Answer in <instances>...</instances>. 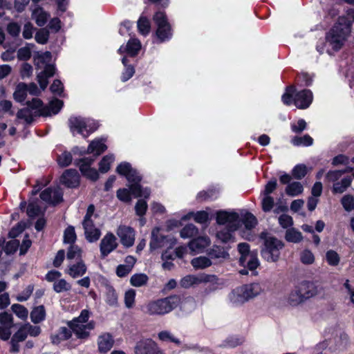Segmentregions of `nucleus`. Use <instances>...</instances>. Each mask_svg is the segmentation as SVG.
I'll return each instance as SVG.
<instances>
[{"label": "nucleus", "instance_id": "obj_21", "mask_svg": "<svg viewBox=\"0 0 354 354\" xmlns=\"http://www.w3.org/2000/svg\"><path fill=\"white\" fill-rule=\"evenodd\" d=\"M70 129L72 131H77L84 137L88 136L89 132L87 130V125L82 118L71 117L69 119Z\"/></svg>", "mask_w": 354, "mask_h": 354}, {"label": "nucleus", "instance_id": "obj_7", "mask_svg": "<svg viewBox=\"0 0 354 354\" xmlns=\"http://www.w3.org/2000/svg\"><path fill=\"white\" fill-rule=\"evenodd\" d=\"M94 212L95 206L90 205L87 208L86 214L82 221L85 238L90 243L97 241L101 236L100 229L94 222V218H96L97 216L94 214Z\"/></svg>", "mask_w": 354, "mask_h": 354}, {"label": "nucleus", "instance_id": "obj_58", "mask_svg": "<svg viewBox=\"0 0 354 354\" xmlns=\"http://www.w3.org/2000/svg\"><path fill=\"white\" fill-rule=\"evenodd\" d=\"M12 311L21 319H26L28 315V310L22 305L13 304L11 307Z\"/></svg>", "mask_w": 354, "mask_h": 354}, {"label": "nucleus", "instance_id": "obj_48", "mask_svg": "<svg viewBox=\"0 0 354 354\" xmlns=\"http://www.w3.org/2000/svg\"><path fill=\"white\" fill-rule=\"evenodd\" d=\"M141 48L140 41L138 39H133L128 41L127 44V51L131 55H135Z\"/></svg>", "mask_w": 354, "mask_h": 354}, {"label": "nucleus", "instance_id": "obj_56", "mask_svg": "<svg viewBox=\"0 0 354 354\" xmlns=\"http://www.w3.org/2000/svg\"><path fill=\"white\" fill-rule=\"evenodd\" d=\"M76 240V234L73 226L68 227L64 234V241L67 243H73Z\"/></svg>", "mask_w": 354, "mask_h": 354}, {"label": "nucleus", "instance_id": "obj_13", "mask_svg": "<svg viewBox=\"0 0 354 354\" xmlns=\"http://www.w3.org/2000/svg\"><path fill=\"white\" fill-rule=\"evenodd\" d=\"M229 248L213 245L207 252L208 257L214 263H221L230 259Z\"/></svg>", "mask_w": 354, "mask_h": 354}, {"label": "nucleus", "instance_id": "obj_37", "mask_svg": "<svg viewBox=\"0 0 354 354\" xmlns=\"http://www.w3.org/2000/svg\"><path fill=\"white\" fill-rule=\"evenodd\" d=\"M106 149V146L101 140H93L87 149V153L95 152V156H99Z\"/></svg>", "mask_w": 354, "mask_h": 354}, {"label": "nucleus", "instance_id": "obj_6", "mask_svg": "<svg viewBox=\"0 0 354 354\" xmlns=\"http://www.w3.org/2000/svg\"><path fill=\"white\" fill-rule=\"evenodd\" d=\"M180 301V299L177 295L157 299L149 302L147 305L145 313L149 315H163L176 308Z\"/></svg>", "mask_w": 354, "mask_h": 354}, {"label": "nucleus", "instance_id": "obj_36", "mask_svg": "<svg viewBox=\"0 0 354 354\" xmlns=\"http://www.w3.org/2000/svg\"><path fill=\"white\" fill-rule=\"evenodd\" d=\"M351 178L346 177L343 178L340 182H337L333 184V192L335 194H342L346 191V189L351 184Z\"/></svg>", "mask_w": 354, "mask_h": 354}, {"label": "nucleus", "instance_id": "obj_25", "mask_svg": "<svg viewBox=\"0 0 354 354\" xmlns=\"http://www.w3.org/2000/svg\"><path fill=\"white\" fill-rule=\"evenodd\" d=\"M236 230H231V227L222 228L216 232V236L218 240L223 243H234L235 239L232 234Z\"/></svg>", "mask_w": 354, "mask_h": 354}, {"label": "nucleus", "instance_id": "obj_14", "mask_svg": "<svg viewBox=\"0 0 354 354\" xmlns=\"http://www.w3.org/2000/svg\"><path fill=\"white\" fill-rule=\"evenodd\" d=\"M116 171L119 174L124 176L129 182L133 183L132 185L139 184L141 180L140 176L129 162H124L120 164L116 168Z\"/></svg>", "mask_w": 354, "mask_h": 354}, {"label": "nucleus", "instance_id": "obj_51", "mask_svg": "<svg viewBox=\"0 0 354 354\" xmlns=\"http://www.w3.org/2000/svg\"><path fill=\"white\" fill-rule=\"evenodd\" d=\"M66 257L68 259H76L80 261L82 257V250L78 246L72 245L68 250Z\"/></svg>", "mask_w": 354, "mask_h": 354}, {"label": "nucleus", "instance_id": "obj_47", "mask_svg": "<svg viewBox=\"0 0 354 354\" xmlns=\"http://www.w3.org/2000/svg\"><path fill=\"white\" fill-rule=\"evenodd\" d=\"M106 302L110 306H115L118 303V294L112 287L106 288Z\"/></svg>", "mask_w": 354, "mask_h": 354}, {"label": "nucleus", "instance_id": "obj_3", "mask_svg": "<svg viewBox=\"0 0 354 354\" xmlns=\"http://www.w3.org/2000/svg\"><path fill=\"white\" fill-rule=\"evenodd\" d=\"M90 315L89 310H82L77 317L68 322V327L79 339H86L88 338L90 331L95 328V323L94 321L88 322Z\"/></svg>", "mask_w": 354, "mask_h": 354}, {"label": "nucleus", "instance_id": "obj_62", "mask_svg": "<svg viewBox=\"0 0 354 354\" xmlns=\"http://www.w3.org/2000/svg\"><path fill=\"white\" fill-rule=\"evenodd\" d=\"M342 205L345 210L350 212L354 207V198L351 195H346L342 198Z\"/></svg>", "mask_w": 354, "mask_h": 354}, {"label": "nucleus", "instance_id": "obj_17", "mask_svg": "<svg viewBox=\"0 0 354 354\" xmlns=\"http://www.w3.org/2000/svg\"><path fill=\"white\" fill-rule=\"evenodd\" d=\"M93 161V158H84L80 159L76 165L79 166L83 175L95 181L98 178V173L96 169L90 167Z\"/></svg>", "mask_w": 354, "mask_h": 354}, {"label": "nucleus", "instance_id": "obj_46", "mask_svg": "<svg viewBox=\"0 0 354 354\" xmlns=\"http://www.w3.org/2000/svg\"><path fill=\"white\" fill-rule=\"evenodd\" d=\"M49 38V31L46 28L39 29L35 36V41L41 44H45L48 42Z\"/></svg>", "mask_w": 354, "mask_h": 354}, {"label": "nucleus", "instance_id": "obj_26", "mask_svg": "<svg viewBox=\"0 0 354 354\" xmlns=\"http://www.w3.org/2000/svg\"><path fill=\"white\" fill-rule=\"evenodd\" d=\"M248 295L244 292L242 286L237 287L231 293L230 299L234 304H241L248 301Z\"/></svg>", "mask_w": 354, "mask_h": 354}, {"label": "nucleus", "instance_id": "obj_2", "mask_svg": "<svg viewBox=\"0 0 354 354\" xmlns=\"http://www.w3.org/2000/svg\"><path fill=\"white\" fill-rule=\"evenodd\" d=\"M351 23L344 17H339L326 35V41L334 50H339L344 45L351 33Z\"/></svg>", "mask_w": 354, "mask_h": 354}, {"label": "nucleus", "instance_id": "obj_34", "mask_svg": "<svg viewBox=\"0 0 354 354\" xmlns=\"http://www.w3.org/2000/svg\"><path fill=\"white\" fill-rule=\"evenodd\" d=\"M238 251L241 254V257L239 259V262L241 265L245 266V261L248 259V257L252 255L253 253L250 250V246L246 243H241L238 245Z\"/></svg>", "mask_w": 354, "mask_h": 354}, {"label": "nucleus", "instance_id": "obj_59", "mask_svg": "<svg viewBox=\"0 0 354 354\" xmlns=\"http://www.w3.org/2000/svg\"><path fill=\"white\" fill-rule=\"evenodd\" d=\"M138 28L140 33L147 35L150 30V24L148 19L141 17L138 21Z\"/></svg>", "mask_w": 354, "mask_h": 354}, {"label": "nucleus", "instance_id": "obj_35", "mask_svg": "<svg viewBox=\"0 0 354 354\" xmlns=\"http://www.w3.org/2000/svg\"><path fill=\"white\" fill-rule=\"evenodd\" d=\"M191 263L192 266L196 269H204L212 264V261L209 257H199L194 258L192 260Z\"/></svg>", "mask_w": 354, "mask_h": 354}, {"label": "nucleus", "instance_id": "obj_10", "mask_svg": "<svg viewBox=\"0 0 354 354\" xmlns=\"http://www.w3.org/2000/svg\"><path fill=\"white\" fill-rule=\"evenodd\" d=\"M153 20L158 26L156 35L160 41L169 38L171 35L170 26L166 19L165 13L162 12H156L153 17Z\"/></svg>", "mask_w": 354, "mask_h": 354}, {"label": "nucleus", "instance_id": "obj_44", "mask_svg": "<svg viewBox=\"0 0 354 354\" xmlns=\"http://www.w3.org/2000/svg\"><path fill=\"white\" fill-rule=\"evenodd\" d=\"M326 260L330 266H337L339 263L340 257L337 252L330 250L326 253Z\"/></svg>", "mask_w": 354, "mask_h": 354}, {"label": "nucleus", "instance_id": "obj_50", "mask_svg": "<svg viewBox=\"0 0 354 354\" xmlns=\"http://www.w3.org/2000/svg\"><path fill=\"white\" fill-rule=\"evenodd\" d=\"M73 160L70 152L65 151L57 157V162L60 167H65L68 166Z\"/></svg>", "mask_w": 354, "mask_h": 354}, {"label": "nucleus", "instance_id": "obj_53", "mask_svg": "<svg viewBox=\"0 0 354 354\" xmlns=\"http://www.w3.org/2000/svg\"><path fill=\"white\" fill-rule=\"evenodd\" d=\"M292 174L295 178L301 179L306 175L307 168L305 165H297L293 168Z\"/></svg>", "mask_w": 354, "mask_h": 354}, {"label": "nucleus", "instance_id": "obj_54", "mask_svg": "<svg viewBox=\"0 0 354 354\" xmlns=\"http://www.w3.org/2000/svg\"><path fill=\"white\" fill-rule=\"evenodd\" d=\"M53 289L56 292L67 291L71 289V286L65 279H59L54 282Z\"/></svg>", "mask_w": 354, "mask_h": 354}, {"label": "nucleus", "instance_id": "obj_20", "mask_svg": "<svg viewBox=\"0 0 354 354\" xmlns=\"http://www.w3.org/2000/svg\"><path fill=\"white\" fill-rule=\"evenodd\" d=\"M210 243L211 241L208 236H199L192 240L189 243L188 247L192 253L196 254L202 252Z\"/></svg>", "mask_w": 354, "mask_h": 354}, {"label": "nucleus", "instance_id": "obj_15", "mask_svg": "<svg viewBox=\"0 0 354 354\" xmlns=\"http://www.w3.org/2000/svg\"><path fill=\"white\" fill-rule=\"evenodd\" d=\"M63 192L61 188L57 187L55 188L48 187L44 189L40 194V198L42 201L53 205H55L62 201Z\"/></svg>", "mask_w": 354, "mask_h": 354}, {"label": "nucleus", "instance_id": "obj_12", "mask_svg": "<svg viewBox=\"0 0 354 354\" xmlns=\"http://www.w3.org/2000/svg\"><path fill=\"white\" fill-rule=\"evenodd\" d=\"M118 245L117 239L115 235L111 232L107 233L100 241V250L101 257L104 258L108 256V254L117 248Z\"/></svg>", "mask_w": 354, "mask_h": 354}, {"label": "nucleus", "instance_id": "obj_8", "mask_svg": "<svg viewBox=\"0 0 354 354\" xmlns=\"http://www.w3.org/2000/svg\"><path fill=\"white\" fill-rule=\"evenodd\" d=\"M216 219L218 225H226V227H231V230H237L241 226V218L234 212L218 211Z\"/></svg>", "mask_w": 354, "mask_h": 354}, {"label": "nucleus", "instance_id": "obj_16", "mask_svg": "<svg viewBox=\"0 0 354 354\" xmlns=\"http://www.w3.org/2000/svg\"><path fill=\"white\" fill-rule=\"evenodd\" d=\"M117 235L120 239L121 243L127 248L131 247L135 241V232L133 228L120 225L117 230Z\"/></svg>", "mask_w": 354, "mask_h": 354}, {"label": "nucleus", "instance_id": "obj_63", "mask_svg": "<svg viewBox=\"0 0 354 354\" xmlns=\"http://www.w3.org/2000/svg\"><path fill=\"white\" fill-rule=\"evenodd\" d=\"M158 337L162 341L171 342L176 344H180V343L178 339L174 337L171 333L166 330L160 332L158 333Z\"/></svg>", "mask_w": 354, "mask_h": 354}, {"label": "nucleus", "instance_id": "obj_61", "mask_svg": "<svg viewBox=\"0 0 354 354\" xmlns=\"http://www.w3.org/2000/svg\"><path fill=\"white\" fill-rule=\"evenodd\" d=\"M35 28L31 22H27L24 24L22 31L23 37L26 39H30L32 37Z\"/></svg>", "mask_w": 354, "mask_h": 354}, {"label": "nucleus", "instance_id": "obj_5", "mask_svg": "<svg viewBox=\"0 0 354 354\" xmlns=\"http://www.w3.org/2000/svg\"><path fill=\"white\" fill-rule=\"evenodd\" d=\"M260 238L263 241V248L261 250V255L268 262H276L279 259L280 251L284 247L282 241L268 233H261Z\"/></svg>", "mask_w": 354, "mask_h": 354}, {"label": "nucleus", "instance_id": "obj_40", "mask_svg": "<svg viewBox=\"0 0 354 354\" xmlns=\"http://www.w3.org/2000/svg\"><path fill=\"white\" fill-rule=\"evenodd\" d=\"M198 233V228L194 224H187L180 230V234L182 238L187 239L197 235Z\"/></svg>", "mask_w": 354, "mask_h": 354}, {"label": "nucleus", "instance_id": "obj_27", "mask_svg": "<svg viewBox=\"0 0 354 354\" xmlns=\"http://www.w3.org/2000/svg\"><path fill=\"white\" fill-rule=\"evenodd\" d=\"M113 344V339L109 333H104L98 338V348L100 352H107Z\"/></svg>", "mask_w": 354, "mask_h": 354}, {"label": "nucleus", "instance_id": "obj_31", "mask_svg": "<svg viewBox=\"0 0 354 354\" xmlns=\"http://www.w3.org/2000/svg\"><path fill=\"white\" fill-rule=\"evenodd\" d=\"M46 310L44 306H39L33 308L30 313V319L34 324H39L44 320Z\"/></svg>", "mask_w": 354, "mask_h": 354}, {"label": "nucleus", "instance_id": "obj_29", "mask_svg": "<svg viewBox=\"0 0 354 354\" xmlns=\"http://www.w3.org/2000/svg\"><path fill=\"white\" fill-rule=\"evenodd\" d=\"M242 288H243L244 292L246 293V295H248V296H249L248 299H252V298L258 296L263 291V289H262L261 285L258 283L246 284V285L242 286Z\"/></svg>", "mask_w": 354, "mask_h": 354}, {"label": "nucleus", "instance_id": "obj_18", "mask_svg": "<svg viewBox=\"0 0 354 354\" xmlns=\"http://www.w3.org/2000/svg\"><path fill=\"white\" fill-rule=\"evenodd\" d=\"M60 183L71 188L76 187L80 184V176L76 169H66L60 177Z\"/></svg>", "mask_w": 354, "mask_h": 354}, {"label": "nucleus", "instance_id": "obj_42", "mask_svg": "<svg viewBox=\"0 0 354 354\" xmlns=\"http://www.w3.org/2000/svg\"><path fill=\"white\" fill-rule=\"evenodd\" d=\"M131 194L136 197L144 196L147 198L150 195V191L147 188L142 189L139 184L131 185L129 187Z\"/></svg>", "mask_w": 354, "mask_h": 354}, {"label": "nucleus", "instance_id": "obj_60", "mask_svg": "<svg viewBox=\"0 0 354 354\" xmlns=\"http://www.w3.org/2000/svg\"><path fill=\"white\" fill-rule=\"evenodd\" d=\"M347 171V170H334L328 171L326 175V179L328 182H335Z\"/></svg>", "mask_w": 354, "mask_h": 354}, {"label": "nucleus", "instance_id": "obj_41", "mask_svg": "<svg viewBox=\"0 0 354 354\" xmlns=\"http://www.w3.org/2000/svg\"><path fill=\"white\" fill-rule=\"evenodd\" d=\"M243 223L246 229L251 230L254 228L257 224V219L256 217L250 212H247L241 219V223Z\"/></svg>", "mask_w": 354, "mask_h": 354}, {"label": "nucleus", "instance_id": "obj_43", "mask_svg": "<svg viewBox=\"0 0 354 354\" xmlns=\"http://www.w3.org/2000/svg\"><path fill=\"white\" fill-rule=\"evenodd\" d=\"M32 44H28L26 46L20 48L17 51V58L20 60H28L31 57V48Z\"/></svg>", "mask_w": 354, "mask_h": 354}, {"label": "nucleus", "instance_id": "obj_39", "mask_svg": "<svg viewBox=\"0 0 354 354\" xmlns=\"http://www.w3.org/2000/svg\"><path fill=\"white\" fill-rule=\"evenodd\" d=\"M148 279L149 278L147 274L138 273L131 276L130 283L133 286L141 287L147 284Z\"/></svg>", "mask_w": 354, "mask_h": 354}, {"label": "nucleus", "instance_id": "obj_38", "mask_svg": "<svg viewBox=\"0 0 354 354\" xmlns=\"http://www.w3.org/2000/svg\"><path fill=\"white\" fill-rule=\"evenodd\" d=\"M304 191V187L301 183L293 182L289 183L286 188V193L290 196H296L301 194Z\"/></svg>", "mask_w": 354, "mask_h": 354}, {"label": "nucleus", "instance_id": "obj_9", "mask_svg": "<svg viewBox=\"0 0 354 354\" xmlns=\"http://www.w3.org/2000/svg\"><path fill=\"white\" fill-rule=\"evenodd\" d=\"M176 244V239L174 237L167 236L160 234L159 227H155L152 230L149 243L151 250L167 245L169 248H172Z\"/></svg>", "mask_w": 354, "mask_h": 354}, {"label": "nucleus", "instance_id": "obj_49", "mask_svg": "<svg viewBox=\"0 0 354 354\" xmlns=\"http://www.w3.org/2000/svg\"><path fill=\"white\" fill-rule=\"evenodd\" d=\"M114 160L113 155L105 156L99 164V170L102 173L107 172L110 169V164Z\"/></svg>", "mask_w": 354, "mask_h": 354}, {"label": "nucleus", "instance_id": "obj_11", "mask_svg": "<svg viewBox=\"0 0 354 354\" xmlns=\"http://www.w3.org/2000/svg\"><path fill=\"white\" fill-rule=\"evenodd\" d=\"M136 354H163L156 343L151 339H142L135 346Z\"/></svg>", "mask_w": 354, "mask_h": 354}, {"label": "nucleus", "instance_id": "obj_28", "mask_svg": "<svg viewBox=\"0 0 354 354\" xmlns=\"http://www.w3.org/2000/svg\"><path fill=\"white\" fill-rule=\"evenodd\" d=\"M304 301L305 300L298 286L290 292L287 299L288 303L292 306H298Z\"/></svg>", "mask_w": 354, "mask_h": 354}, {"label": "nucleus", "instance_id": "obj_19", "mask_svg": "<svg viewBox=\"0 0 354 354\" xmlns=\"http://www.w3.org/2000/svg\"><path fill=\"white\" fill-rule=\"evenodd\" d=\"M313 93L310 90L304 89L297 93L294 97V103L299 109H306L311 104Z\"/></svg>", "mask_w": 354, "mask_h": 354}, {"label": "nucleus", "instance_id": "obj_32", "mask_svg": "<svg viewBox=\"0 0 354 354\" xmlns=\"http://www.w3.org/2000/svg\"><path fill=\"white\" fill-rule=\"evenodd\" d=\"M285 239L288 242L297 243L302 241L303 236L301 232L295 228H289L286 230L285 234Z\"/></svg>", "mask_w": 354, "mask_h": 354}, {"label": "nucleus", "instance_id": "obj_23", "mask_svg": "<svg viewBox=\"0 0 354 354\" xmlns=\"http://www.w3.org/2000/svg\"><path fill=\"white\" fill-rule=\"evenodd\" d=\"M87 267L82 260L68 267L67 273L73 278L82 277L86 272Z\"/></svg>", "mask_w": 354, "mask_h": 354}, {"label": "nucleus", "instance_id": "obj_4", "mask_svg": "<svg viewBox=\"0 0 354 354\" xmlns=\"http://www.w3.org/2000/svg\"><path fill=\"white\" fill-rule=\"evenodd\" d=\"M51 58V53L48 51L38 54L34 58L36 66L38 68H44V70L37 75V81L42 90H44L48 84V78L53 77L55 73L54 65L50 64Z\"/></svg>", "mask_w": 354, "mask_h": 354}, {"label": "nucleus", "instance_id": "obj_52", "mask_svg": "<svg viewBox=\"0 0 354 354\" xmlns=\"http://www.w3.org/2000/svg\"><path fill=\"white\" fill-rule=\"evenodd\" d=\"M136 297V291L133 289H129L124 294V304L127 308H131L134 306Z\"/></svg>", "mask_w": 354, "mask_h": 354}, {"label": "nucleus", "instance_id": "obj_33", "mask_svg": "<svg viewBox=\"0 0 354 354\" xmlns=\"http://www.w3.org/2000/svg\"><path fill=\"white\" fill-rule=\"evenodd\" d=\"M204 280L202 278L195 275H187L181 279L180 285L184 288H189L192 286L198 285L203 282Z\"/></svg>", "mask_w": 354, "mask_h": 354}, {"label": "nucleus", "instance_id": "obj_24", "mask_svg": "<svg viewBox=\"0 0 354 354\" xmlns=\"http://www.w3.org/2000/svg\"><path fill=\"white\" fill-rule=\"evenodd\" d=\"M50 17V15L44 10L43 8L38 7L33 10L32 18L39 26H43L46 24Z\"/></svg>", "mask_w": 354, "mask_h": 354}, {"label": "nucleus", "instance_id": "obj_45", "mask_svg": "<svg viewBox=\"0 0 354 354\" xmlns=\"http://www.w3.org/2000/svg\"><path fill=\"white\" fill-rule=\"evenodd\" d=\"M313 140L309 135H305L303 137L295 136L292 139V143L295 146L304 145L310 146L313 145Z\"/></svg>", "mask_w": 354, "mask_h": 354}, {"label": "nucleus", "instance_id": "obj_64", "mask_svg": "<svg viewBox=\"0 0 354 354\" xmlns=\"http://www.w3.org/2000/svg\"><path fill=\"white\" fill-rule=\"evenodd\" d=\"M259 266V263L257 256L254 254H252V255L248 257V259L245 261V265L243 266L247 267L250 270H254Z\"/></svg>", "mask_w": 354, "mask_h": 354}, {"label": "nucleus", "instance_id": "obj_22", "mask_svg": "<svg viewBox=\"0 0 354 354\" xmlns=\"http://www.w3.org/2000/svg\"><path fill=\"white\" fill-rule=\"evenodd\" d=\"M298 287L304 300L315 297L319 292L318 286L310 281H304Z\"/></svg>", "mask_w": 354, "mask_h": 354}, {"label": "nucleus", "instance_id": "obj_1", "mask_svg": "<svg viewBox=\"0 0 354 354\" xmlns=\"http://www.w3.org/2000/svg\"><path fill=\"white\" fill-rule=\"evenodd\" d=\"M63 101L54 99L50 102L48 105L41 107L42 102L37 98H33L31 101L26 102L27 106L20 109L17 117L19 119L24 120L28 124H30L34 117L42 115L44 117L57 114L63 106Z\"/></svg>", "mask_w": 354, "mask_h": 354}, {"label": "nucleus", "instance_id": "obj_30", "mask_svg": "<svg viewBox=\"0 0 354 354\" xmlns=\"http://www.w3.org/2000/svg\"><path fill=\"white\" fill-rule=\"evenodd\" d=\"M28 93V84L21 82L16 86L15 91L13 93L14 99L19 102H22L25 100Z\"/></svg>", "mask_w": 354, "mask_h": 354}, {"label": "nucleus", "instance_id": "obj_55", "mask_svg": "<svg viewBox=\"0 0 354 354\" xmlns=\"http://www.w3.org/2000/svg\"><path fill=\"white\" fill-rule=\"evenodd\" d=\"M6 30L12 37H17L21 32V26L17 22H10L7 25Z\"/></svg>", "mask_w": 354, "mask_h": 354}, {"label": "nucleus", "instance_id": "obj_57", "mask_svg": "<svg viewBox=\"0 0 354 354\" xmlns=\"http://www.w3.org/2000/svg\"><path fill=\"white\" fill-rule=\"evenodd\" d=\"M300 260L304 264H312L315 261V256L309 250H304L300 254Z\"/></svg>", "mask_w": 354, "mask_h": 354}]
</instances>
